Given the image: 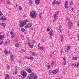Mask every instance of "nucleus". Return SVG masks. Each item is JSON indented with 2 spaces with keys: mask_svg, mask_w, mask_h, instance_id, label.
<instances>
[{
  "mask_svg": "<svg viewBox=\"0 0 79 79\" xmlns=\"http://www.w3.org/2000/svg\"><path fill=\"white\" fill-rule=\"evenodd\" d=\"M31 55L32 56H35V52H31Z\"/></svg>",
  "mask_w": 79,
  "mask_h": 79,
  "instance_id": "28",
  "label": "nucleus"
},
{
  "mask_svg": "<svg viewBox=\"0 0 79 79\" xmlns=\"http://www.w3.org/2000/svg\"><path fill=\"white\" fill-rule=\"evenodd\" d=\"M58 71V70H53L52 71V73L53 74H56Z\"/></svg>",
  "mask_w": 79,
  "mask_h": 79,
  "instance_id": "9",
  "label": "nucleus"
},
{
  "mask_svg": "<svg viewBox=\"0 0 79 79\" xmlns=\"http://www.w3.org/2000/svg\"><path fill=\"white\" fill-rule=\"evenodd\" d=\"M29 5L30 6V5H31L32 4V0H29Z\"/></svg>",
  "mask_w": 79,
  "mask_h": 79,
  "instance_id": "19",
  "label": "nucleus"
},
{
  "mask_svg": "<svg viewBox=\"0 0 79 79\" xmlns=\"http://www.w3.org/2000/svg\"><path fill=\"white\" fill-rule=\"evenodd\" d=\"M4 53H5V55H6V54L8 53V52H7V50L6 49H5V51H4Z\"/></svg>",
  "mask_w": 79,
  "mask_h": 79,
  "instance_id": "23",
  "label": "nucleus"
},
{
  "mask_svg": "<svg viewBox=\"0 0 79 79\" xmlns=\"http://www.w3.org/2000/svg\"><path fill=\"white\" fill-rule=\"evenodd\" d=\"M3 44V41H2L0 43V45H2Z\"/></svg>",
  "mask_w": 79,
  "mask_h": 79,
  "instance_id": "33",
  "label": "nucleus"
},
{
  "mask_svg": "<svg viewBox=\"0 0 79 79\" xmlns=\"http://www.w3.org/2000/svg\"><path fill=\"white\" fill-rule=\"evenodd\" d=\"M25 70L27 71L29 73H32V70L29 68H28V69H26Z\"/></svg>",
  "mask_w": 79,
  "mask_h": 79,
  "instance_id": "12",
  "label": "nucleus"
},
{
  "mask_svg": "<svg viewBox=\"0 0 79 79\" xmlns=\"http://www.w3.org/2000/svg\"><path fill=\"white\" fill-rule=\"evenodd\" d=\"M50 27H49V28L47 29V32H49L50 31Z\"/></svg>",
  "mask_w": 79,
  "mask_h": 79,
  "instance_id": "35",
  "label": "nucleus"
},
{
  "mask_svg": "<svg viewBox=\"0 0 79 79\" xmlns=\"http://www.w3.org/2000/svg\"><path fill=\"white\" fill-rule=\"evenodd\" d=\"M56 4H57V5H60V2H58L57 1H56Z\"/></svg>",
  "mask_w": 79,
  "mask_h": 79,
  "instance_id": "32",
  "label": "nucleus"
},
{
  "mask_svg": "<svg viewBox=\"0 0 79 79\" xmlns=\"http://www.w3.org/2000/svg\"><path fill=\"white\" fill-rule=\"evenodd\" d=\"M27 22H29L28 20H26L23 21H19V23H20V24L19 25V26L20 27H23L24 25L26 24Z\"/></svg>",
  "mask_w": 79,
  "mask_h": 79,
  "instance_id": "1",
  "label": "nucleus"
},
{
  "mask_svg": "<svg viewBox=\"0 0 79 79\" xmlns=\"http://www.w3.org/2000/svg\"><path fill=\"white\" fill-rule=\"evenodd\" d=\"M21 36L22 37V40L24 39V36H23V35H21Z\"/></svg>",
  "mask_w": 79,
  "mask_h": 79,
  "instance_id": "44",
  "label": "nucleus"
},
{
  "mask_svg": "<svg viewBox=\"0 0 79 79\" xmlns=\"http://www.w3.org/2000/svg\"><path fill=\"white\" fill-rule=\"evenodd\" d=\"M10 34H11V35H12L13 34V32L11 31L10 32Z\"/></svg>",
  "mask_w": 79,
  "mask_h": 79,
  "instance_id": "46",
  "label": "nucleus"
},
{
  "mask_svg": "<svg viewBox=\"0 0 79 79\" xmlns=\"http://www.w3.org/2000/svg\"><path fill=\"white\" fill-rule=\"evenodd\" d=\"M73 1H71L70 2V4L73 5Z\"/></svg>",
  "mask_w": 79,
  "mask_h": 79,
  "instance_id": "53",
  "label": "nucleus"
},
{
  "mask_svg": "<svg viewBox=\"0 0 79 79\" xmlns=\"http://www.w3.org/2000/svg\"><path fill=\"white\" fill-rule=\"evenodd\" d=\"M30 43H31V44H35V40H33Z\"/></svg>",
  "mask_w": 79,
  "mask_h": 79,
  "instance_id": "29",
  "label": "nucleus"
},
{
  "mask_svg": "<svg viewBox=\"0 0 79 79\" xmlns=\"http://www.w3.org/2000/svg\"><path fill=\"white\" fill-rule=\"evenodd\" d=\"M14 37H15V35H13L11 36V38H12V39H13Z\"/></svg>",
  "mask_w": 79,
  "mask_h": 79,
  "instance_id": "40",
  "label": "nucleus"
},
{
  "mask_svg": "<svg viewBox=\"0 0 79 79\" xmlns=\"http://www.w3.org/2000/svg\"><path fill=\"white\" fill-rule=\"evenodd\" d=\"M27 44H28V45L31 48H33V47H34V44H32L30 42L27 43Z\"/></svg>",
  "mask_w": 79,
  "mask_h": 79,
  "instance_id": "8",
  "label": "nucleus"
},
{
  "mask_svg": "<svg viewBox=\"0 0 79 79\" xmlns=\"http://www.w3.org/2000/svg\"><path fill=\"white\" fill-rule=\"evenodd\" d=\"M14 58H15V57L12 56H10V61H14Z\"/></svg>",
  "mask_w": 79,
  "mask_h": 79,
  "instance_id": "15",
  "label": "nucleus"
},
{
  "mask_svg": "<svg viewBox=\"0 0 79 79\" xmlns=\"http://www.w3.org/2000/svg\"><path fill=\"white\" fill-rule=\"evenodd\" d=\"M22 52H25V51L24 50L22 49Z\"/></svg>",
  "mask_w": 79,
  "mask_h": 79,
  "instance_id": "52",
  "label": "nucleus"
},
{
  "mask_svg": "<svg viewBox=\"0 0 79 79\" xmlns=\"http://www.w3.org/2000/svg\"><path fill=\"white\" fill-rule=\"evenodd\" d=\"M20 74L22 75L21 77L22 79H24L27 76V72H26L24 70H22L20 72Z\"/></svg>",
  "mask_w": 79,
  "mask_h": 79,
  "instance_id": "3",
  "label": "nucleus"
},
{
  "mask_svg": "<svg viewBox=\"0 0 79 79\" xmlns=\"http://www.w3.org/2000/svg\"><path fill=\"white\" fill-rule=\"evenodd\" d=\"M60 33H62V32H61V31H62L61 30H60Z\"/></svg>",
  "mask_w": 79,
  "mask_h": 79,
  "instance_id": "62",
  "label": "nucleus"
},
{
  "mask_svg": "<svg viewBox=\"0 0 79 79\" xmlns=\"http://www.w3.org/2000/svg\"><path fill=\"white\" fill-rule=\"evenodd\" d=\"M19 10L20 11H21L22 10V7L21 6H19Z\"/></svg>",
  "mask_w": 79,
  "mask_h": 79,
  "instance_id": "30",
  "label": "nucleus"
},
{
  "mask_svg": "<svg viewBox=\"0 0 79 79\" xmlns=\"http://www.w3.org/2000/svg\"><path fill=\"white\" fill-rule=\"evenodd\" d=\"M9 68H10V65H8L6 67V69H8Z\"/></svg>",
  "mask_w": 79,
  "mask_h": 79,
  "instance_id": "45",
  "label": "nucleus"
},
{
  "mask_svg": "<svg viewBox=\"0 0 79 79\" xmlns=\"http://www.w3.org/2000/svg\"><path fill=\"white\" fill-rule=\"evenodd\" d=\"M53 30H51V31L49 32V34L50 35V36L53 35Z\"/></svg>",
  "mask_w": 79,
  "mask_h": 79,
  "instance_id": "11",
  "label": "nucleus"
},
{
  "mask_svg": "<svg viewBox=\"0 0 79 79\" xmlns=\"http://www.w3.org/2000/svg\"><path fill=\"white\" fill-rule=\"evenodd\" d=\"M26 58H27L28 59H29V56H26Z\"/></svg>",
  "mask_w": 79,
  "mask_h": 79,
  "instance_id": "51",
  "label": "nucleus"
},
{
  "mask_svg": "<svg viewBox=\"0 0 79 79\" xmlns=\"http://www.w3.org/2000/svg\"><path fill=\"white\" fill-rule=\"evenodd\" d=\"M7 44L8 43H7V42H6L5 43V44H6V45H7Z\"/></svg>",
  "mask_w": 79,
  "mask_h": 79,
  "instance_id": "57",
  "label": "nucleus"
},
{
  "mask_svg": "<svg viewBox=\"0 0 79 79\" xmlns=\"http://www.w3.org/2000/svg\"><path fill=\"white\" fill-rule=\"evenodd\" d=\"M73 60H77V58L76 57H74L73 58Z\"/></svg>",
  "mask_w": 79,
  "mask_h": 79,
  "instance_id": "25",
  "label": "nucleus"
},
{
  "mask_svg": "<svg viewBox=\"0 0 79 79\" xmlns=\"http://www.w3.org/2000/svg\"><path fill=\"white\" fill-rule=\"evenodd\" d=\"M4 39L5 36L4 35L2 36V35H0V41L4 40Z\"/></svg>",
  "mask_w": 79,
  "mask_h": 79,
  "instance_id": "10",
  "label": "nucleus"
},
{
  "mask_svg": "<svg viewBox=\"0 0 79 79\" xmlns=\"http://www.w3.org/2000/svg\"><path fill=\"white\" fill-rule=\"evenodd\" d=\"M10 78V75L8 74H7L5 77V79H9Z\"/></svg>",
  "mask_w": 79,
  "mask_h": 79,
  "instance_id": "17",
  "label": "nucleus"
},
{
  "mask_svg": "<svg viewBox=\"0 0 79 79\" xmlns=\"http://www.w3.org/2000/svg\"><path fill=\"white\" fill-rule=\"evenodd\" d=\"M47 67L48 68H50V65L49 64L47 65Z\"/></svg>",
  "mask_w": 79,
  "mask_h": 79,
  "instance_id": "47",
  "label": "nucleus"
},
{
  "mask_svg": "<svg viewBox=\"0 0 79 79\" xmlns=\"http://www.w3.org/2000/svg\"><path fill=\"white\" fill-rule=\"evenodd\" d=\"M2 16H3V14H2V11H0V17H1Z\"/></svg>",
  "mask_w": 79,
  "mask_h": 79,
  "instance_id": "31",
  "label": "nucleus"
},
{
  "mask_svg": "<svg viewBox=\"0 0 79 79\" xmlns=\"http://www.w3.org/2000/svg\"><path fill=\"white\" fill-rule=\"evenodd\" d=\"M21 31H22V32H24L25 31V29H24V28H22V29H21Z\"/></svg>",
  "mask_w": 79,
  "mask_h": 79,
  "instance_id": "39",
  "label": "nucleus"
},
{
  "mask_svg": "<svg viewBox=\"0 0 79 79\" xmlns=\"http://www.w3.org/2000/svg\"><path fill=\"white\" fill-rule=\"evenodd\" d=\"M64 62H66V59L65 60H64Z\"/></svg>",
  "mask_w": 79,
  "mask_h": 79,
  "instance_id": "63",
  "label": "nucleus"
},
{
  "mask_svg": "<svg viewBox=\"0 0 79 79\" xmlns=\"http://www.w3.org/2000/svg\"><path fill=\"white\" fill-rule=\"evenodd\" d=\"M68 27L69 28V29H71V27H72V26H73V23L72 22L69 21L68 22Z\"/></svg>",
  "mask_w": 79,
  "mask_h": 79,
  "instance_id": "5",
  "label": "nucleus"
},
{
  "mask_svg": "<svg viewBox=\"0 0 79 79\" xmlns=\"http://www.w3.org/2000/svg\"><path fill=\"white\" fill-rule=\"evenodd\" d=\"M23 18H26V15H25L23 16Z\"/></svg>",
  "mask_w": 79,
  "mask_h": 79,
  "instance_id": "56",
  "label": "nucleus"
},
{
  "mask_svg": "<svg viewBox=\"0 0 79 79\" xmlns=\"http://www.w3.org/2000/svg\"><path fill=\"white\" fill-rule=\"evenodd\" d=\"M37 78V76H35V74L34 73L31 74L30 76L28 75L27 77V79H36Z\"/></svg>",
  "mask_w": 79,
  "mask_h": 79,
  "instance_id": "2",
  "label": "nucleus"
},
{
  "mask_svg": "<svg viewBox=\"0 0 79 79\" xmlns=\"http://www.w3.org/2000/svg\"><path fill=\"white\" fill-rule=\"evenodd\" d=\"M15 74H17V70H15Z\"/></svg>",
  "mask_w": 79,
  "mask_h": 79,
  "instance_id": "50",
  "label": "nucleus"
},
{
  "mask_svg": "<svg viewBox=\"0 0 79 79\" xmlns=\"http://www.w3.org/2000/svg\"><path fill=\"white\" fill-rule=\"evenodd\" d=\"M35 3L36 5H39L40 3V0H35Z\"/></svg>",
  "mask_w": 79,
  "mask_h": 79,
  "instance_id": "13",
  "label": "nucleus"
},
{
  "mask_svg": "<svg viewBox=\"0 0 79 79\" xmlns=\"http://www.w3.org/2000/svg\"><path fill=\"white\" fill-rule=\"evenodd\" d=\"M10 40L8 39H7V43L8 44H10Z\"/></svg>",
  "mask_w": 79,
  "mask_h": 79,
  "instance_id": "43",
  "label": "nucleus"
},
{
  "mask_svg": "<svg viewBox=\"0 0 79 79\" xmlns=\"http://www.w3.org/2000/svg\"><path fill=\"white\" fill-rule=\"evenodd\" d=\"M72 66H74V67H76V64H73Z\"/></svg>",
  "mask_w": 79,
  "mask_h": 79,
  "instance_id": "36",
  "label": "nucleus"
},
{
  "mask_svg": "<svg viewBox=\"0 0 79 79\" xmlns=\"http://www.w3.org/2000/svg\"><path fill=\"white\" fill-rule=\"evenodd\" d=\"M59 13H60V12H59V11H58L57 13V15H58L59 14Z\"/></svg>",
  "mask_w": 79,
  "mask_h": 79,
  "instance_id": "54",
  "label": "nucleus"
},
{
  "mask_svg": "<svg viewBox=\"0 0 79 79\" xmlns=\"http://www.w3.org/2000/svg\"><path fill=\"white\" fill-rule=\"evenodd\" d=\"M63 59L64 60H66V59L65 58H63Z\"/></svg>",
  "mask_w": 79,
  "mask_h": 79,
  "instance_id": "59",
  "label": "nucleus"
},
{
  "mask_svg": "<svg viewBox=\"0 0 79 79\" xmlns=\"http://www.w3.org/2000/svg\"><path fill=\"white\" fill-rule=\"evenodd\" d=\"M69 7L68 6V1H66L65 2L64 7L66 9H68V8Z\"/></svg>",
  "mask_w": 79,
  "mask_h": 79,
  "instance_id": "7",
  "label": "nucleus"
},
{
  "mask_svg": "<svg viewBox=\"0 0 79 79\" xmlns=\"http://www.w3.org/2000/svg\"><path fill=\"white\" fill-rule=\"evenodd\" d=\"M61 38V41L62 42H63V36H60Z\"/></svg>",
  "mask_w": 79,
  "mask_h": 79,
  "instance_id": "24",
  "label": "nucleus"
},
{
  "mask_svg": "<svg viewBox=\"0 0 79 79\" xmlns=\"http://www.w3.org/2000/svg\"><path fill=\"white\" fill-rule=\"evenodd\" d=\"M50 39H52V36H50Z\"/></svg>",
  "mask_w": 79,
  "mask_h": 79,
  "instance_id": "64",
  "label": "nucleus"
},
{
  "mask_svg": "<svg viewBox=\"0 0 79 79\" xmlns=\"http://www.w3.org/2000/svg\"><path fill=\"white\" fill-rule=\"evenodd\" d=\"M31 60H32L33 59H34V58H33L32 57H29V59Z\"/></svg>",
  "mask_w": 79,
  "mask_h": 79,
  "instance_id": "34",
  "label": "nucleus"
},
{
  "mask_svg": "<svg viewBox=\"0 0 79 79\" xmlns=\"http://www.w3.org/2000/svg\"><path fill=\"white\" fill-rule=\"evenodd\" d=\"M66 62H64L63 65H66Z\"/></svg>",
  "mask_w": 79,
  "mask_h": 79,
  "instance_id": "55",
  "label": "nucleus"
},
{
  "mask_svg": "<svg viewBox=\"0 0 79 79\" xmlns=\"http://www.w3.org/2000/svg\"><path fill=\"white\" fill-rule=\"evenodd\" d=\"M30 29H31V30H34V28L32 27H30Z\"/></svg>",
  "mask_w": 79,
  "mask_h": 79,
  "instance_id": "42",
  "label": "nucleus"
},
{
  "mask_svg": "<svg viewBox=\"0 0 79 79\" xmlns=\"http://www.w3.org/2000/svg\"><path fill=\"white\" fill-rule=\"evenodd\" d=\"M51 66L52 67H53V66L55 65V62L54 61H52L51 63Z\"/></svg>",
  "mask_w": 79,
  "mask_h": 79,
  "instance_id": "21",
  "label": "nucleus"
},
{
  "mask_svg": "<svg viewBox=\"0 0 79 79\" xmlns=\"http://www.w3.org/2000/svg\"><path fill=\"white\" fill-rule=\"evenodd\" d=\"M15 46L16 47H18L19 46V44L17 43L15 44Z\"/></svg>",
  "mask_w": 79,
  "mask_h": 79,
  "instance_id": "26",
  "label": "nucleus"
},
{
  "mask_svg": "<svg viewBox=\"0 0 79 79\" xmlns=\"http://www.w3.org/2000/svg\"><path fill=\"white\" fill-rule=\"evenodd\" d=\"M0 24L3 27H5V24L4 23H0Z\"/></svg>",
  "mask_w": 79,
  "mask_h": 79,
  "instance_id": "18",
  "label": "nucleus"
},
{
  "mask_svg": "<svg viewBox=\"0 0 79 79\" xmlns=\"http://www.w3.org/2000/svg\"><path fill=\"white\" fill-rule=\"evenodd\" d=\"M10 3L11 2L10 1H7V3H8V4H10Z\"/></svg>",
  "mask_w": 79,
  "mask_h": 79,
  "instance_id": "38",
  "label": "nucleus"
},
{
  "mask_svg": "<svg viewBox=\"0 0 79 79\" xmlns=\"http://www.w3.org/2000/svg\"><path fill=\"white\" fill-rule=\"evenodd\" d=\"M57 15H56V14H55L54 16V21H56V19H57V18H56H56H57V17H58V16H57Z\"/></svg>",
  "mask_w": 79,
  "mask_h": 79,
  "instance_id": "20",
  "label": "nucleus"
},
{
  "mask_svg": "<svg viewBox=\"0 0 79 79\" xmlns=\"http://www.w3.org/2000/svg\"><path fill=\"white\" fill-rule=\"evenodd\" d=\"M0 2H2V0H0Z\"/></svg>",
  "mask_w": 79,
  "mask_h": 79,
  "instance_id": "61",
  "label": "nucleus"
},
{
  "mask_svg": "<svg viewBox=\"0 0 79 79\" xmlns=\"http://www.w3.org/2000/svg\"><path fill=\"white\" fill-rule=\"evenodd\" d=\"M31 26H32V24L31 23H30L25 26V29H26V28H27V27L29 28L30 27H31Z\"/></svg>",
  "mask_w": 79,
  "mask_h": 79,
  "instance_id": "6",
  "label": "nucleus"
},
{
  "mask_svg": "<svg viewBox=\"0 0 79 79\" xmlns=\"http://www.w3.org/2000/svg\"><path fill=\"white\" fill-rule=\"evenodd\" d=\"M60 52L61 53H62V52H63V50H61V51H60Z\"/></svg>",
  "mask_w": 79,
  "mask_h": 79,
  "instance_id": "58",
  "label": "nucleus"
},
{
  "mask_svg": "<svg viewBox=\"0 0 79 79\" xmlns=\"http://www.w3.org/2000/svg\"><path fill=\"white\" fill-rule=\"evenodd\" d=\"M30 16L32 18H35V17L37 16V14H35V11H33L31 12Z\"/></svg>",
  "mask_w": 79,
  "mask_h": 79,
  "instance_id": "4",
  "label": "nucleus"
},
{
  "mask_svg": "<svg viewBox=\"0 0 79 79\" xmlns=\"http://www.w3.org/2000/svg\"><path fill=\"white\" fill-rule=\"evenodd\" d=\"M19 77H21V75H19Z\"/></svg>",
  "mask_w": 79,
  "mask_h": 79,
  "instance_id": "60",
  "label": "nucleus"
},
{
  "mask_svg": "<svg viewBox=\"0 0 79 79\" xmlns=\"http://www.w3.org/2000/svg\"><path fill=\"white\" fill-rule=\"evenodd\" d=\"M0 19H1V20H7L6 18L4 17L3 16L1 17L0 18Z\"/></svg>",
  "mask_w": 79,
  "mask_h": 79,
  "instance_id": "16",
  "label": "nucleus"
},
{
  "mask_svg": "<svg viewBox=\"0 0 79 79\" xmlns=\"http://www.w3.org/2000/svg\"><path fill=\"white\" fill-rule=\"evenodd\" d=\"M10 54V56H13V55H11L12 54V53L11 52H9Z\"/></svg>",
  "mask_w": 79,
  "mask_h": 79,
  "instance_id": "49",
  "label": "nucleus"
},
{
  "mask_svg": "<svg viewBox=\"0 0 79 79\" xmlns=\"http://www.w3.org/2000/svg\"><path fill=\"white\" fill-rule=\"evenodd\" d=\"M66 20L67 21H70V19L69 18H67V19H66Z\"/></svg>",
  "mask_w": 79,
  "mask_h": 79,
  "instance_id": "41",
  "label": "nucleus"
},
{
  "mask_svg": "<svg viewBox=\"0 0 79 79\" xmlns=\"http://www.w3.org/2000/svg\"><path fill=\"white\" fill-rule=\"evenodd\" d=\"M45 49V47H39L38 49L39 50H41L42 51H44V49Z\"/></svg>",
  "mask_w": 79,
  "mask_h": 79,
  "instance_id": "14",
  "label": "nucleus"
},
{
  "mask_svg": "<svg viewBox=\"0 0 79 79\" xmlns=\"http://www.w3.org/2000/svg\"><path fill=\"white\" fill-rule=\"evenodd\" d=\"M68 49H67V51H66V50L65 51V52H68V49H69V50H70V47H69L68 46Z\"/></svg>",
  "mask_w": 79,
  "mask_h": 79,
  "instance_id": "27",
  "label": "nucleus"
},
{
  "mask_svg": "<svg viewBox=\"0 0 79 79\" xmlns=\"http://www.w3.org/2000/svg\"><path fill=\"white\" fill-rule=\"evenodd\" d=\"M56 0H54L53 1L52 3V5H55V4H56Z\"/></svg>",
  "mask_w": 79,
  "mask_h": 79,
  "instance_id": "22",
  "label": "nucleus"
},
{
  "mask_svg": "<svg viewBox=\"0 0 79 79\" xmlns=\"http://www.w3.org/2000/svg\"><path fill=\"white\" fill-rule=\"evenodd\" d=\"M79 63H77V68H79Z\"/></svg>",
  "mask_w": 79,
  "mask_h": 79,
  "instance_id": "37",
  "label": "nucleus"
},
{
  "mask_svg": "<svg viewBox=\"0 0 79 79\" xmlns=\"http://www.w3.org/2000/svg\"><path fill=\"white\" fill-rule=\"evenodd\" d=\"M42 13H41L40 14L39 16L40 18H41V16H42Z\"/></svg>",
  "mask_w": 79,
  "mask_h": 79,
  "instance_id": "48",
  "label": "nucleus"
}]
</instances>
